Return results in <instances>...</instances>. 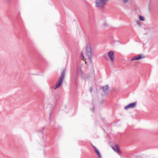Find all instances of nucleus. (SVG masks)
I'll use <instances>...</instances> for the list:
<instances>
[{"mask_svg": "<svg viewBox=\"0 0 158 158\" xmlns=\"http://www.w3.org/2000/svg\"><path fill=\"white\" fill-rule=\"evenodd\" d=\"M92 91H93V88H92L90 87V92L91 93H92Z\"/></svg>", "mask_w": 158, "mask_h": 158, "instance_id": "16", "label": "nucleus"}, {"mask_svg": "<svg viewBox=\"0 0 158 158\" xmlns=\"http://www.w3.org/2000/svg\"><path fill=\"white\" fill-rule=\"evenodd\" d=\"M136 24L139 26H141V24L140 23V22L139 21H137L136 22Z\"/></svg>", "mask_w": 158, "mask_h": 158, "instance_id": "13", "label": "nucleus"}, {"mask_svg": "<svg viewBox=\"0 0 158 158\" xmlns=\"http://www.w3.org/2000/svg\"><path fill=\"white\" fill-rule=\"evenodd\" d=\"M108 54V55L111 60V62L113 64L114 63V52L113 51H110L109 52Z\"/></svg>", "mask_w": 158, "mask_h": 158, "instance_id": "5", "label": "nucleus"}, {"mask_svg": "<svg viewBox=\"0 0 158 158\" xmlns=\"http://www.w3.org/2000/svg\"><path fill=\"white\" fill-rule=\"evenodd\" d=\"M104 57H105V58H106V56H104Z\"/></svg>", "mask_w": 158, "mask_h": 158, "instance_id": "19", "label": "nucleus"}, {"mask_svg": "<svg viewBox=\"0 0 158 158\" xmlns=\"http://www.w3.org/2000/svg\"><path fill=\"white\" fill-rule=\"evenodd\" d=\"M109 0H95V6L97 8L103 9Z\"/></svg>", "mask_w": 158, "mask_h": 158, "instance_id": "1", "label": "nucleus"}, {"mask_svg": "<svg viewBox=\"0 0 158 158\" xmlns=\"http://www.w3.org/2000/svg\"><path fill=\"white\" fill-rule=\"evenodd\" d=\"M77 72L78 74L82 75V71L81 70V68H79L77 69Z\"/></svg>", "mask_w": 158, "mask_h": 158, "instance_id": "10", "label": "nucleus"}, {"mask_svg": "<svg viewBox=\"0 0 158 158\" xmlns=\"http://www.w3.org/2000/svg\"><path fill=\"white\" fill-rule=\"evenodd\" d=\"M145 57V56L142 54H140L137 55L136 56H135L132 58L131 59V60H138L144 58Z\"/></svg>", "mask_w": 158, "mask_h": 158, "instance_id": "4", "label": "nucleus"}, {"mask_svg": "<svg viewBox=\"0 0 158 158\" xmlns=\"http://www.w3.org/2000/svg\"><path fill=\"white\" fill-rule=\"evenodd\" d=\"M95 151L98 155L99 158H102L100 153L97 148H95Z\"/></svg>", "mask_w": 158, "mask_h": 158, "instance_id": "9", "label": "nucleus"}, {"mask_svg": "<svg viewBox=\"0 0 158 158\" xmlns=\"http://www.w3.org/2000/svg\"><path fill=\"white\" fill-rule=\"evenodd\" d=\"M91 46L90 44H88L86 47V52L89 59L90 62L92 63V55L91 53Z\"/></svg>", "mask_w": 158, "mask_h": 158, "instance_id": "3", "label": "nucleus"}, {"mask_svg": "<svg viewBox=\"0 0 158 158\" xmlns=\"http://www.w3.org/2000/svg\"><path fill=\"white\" fill-rule=\"evenodd\" d=\"M81 58L82 59H84V57L83 56V53H82V52L81 53Z\"/></svg>", "mask_w": 158, "mask_h": 158, "instance_id": "14", "label": "nucleus"}, {"mask_svg": "<svg viewBox=\"0 0 158 158\" xmlns=\"http://www.w3.org/2000/svg\"><path fill=\"white\" fill-rule=\"evenodd\" d=\"M109 89V87L108 85H106L102 87V91L105 92L106 91Z\"/></svg>", "mask_w": 158, "mask_h": 158, "instance_id": "8", "label": "nucleus"}, {"mask_svg": "<svg viewBox=\"0 0 158 158\" xmlns=\"http://www.w3.org/2000/svg\"><path fill=\"white\" fill-rule=\"evenodd\" d=\"M111 147L113 150L115 151L118 154H119L121 152L119 150V147L118 145L116 144L115 145V147L112 146Z\"/></svg>", "mask_w": 158, "mask_h": 158, "instance_id": "7", "label": "nucleus"}, {"mask_svg": "<svg viewBox=\"0 0 158 158\" xmlns=\"http://www.w3.org/2000/svg\"><path fill=\"white\" fill-rule=\"evenodd\" d=\"M136 102L130 103L127 106H126L124 107V109L126 110H127L128 108H134L136 105Z\"/></svg>", "mask_w": 158, "mask_h": 158, "instance_id": "6", "label": "nucleus"}, {"mask_svg": "<svg viewBox=\"0 0 158 158\" xmlns=\"http://www.w3.org/2000/svg\"><path fill=\"white\" fill-rule=\"evenodd\" d=\"M139 19L140 20L142 21H144V17L143 16H141V15H139Z\"/></svg>", "mask_w": 158, "mask_h": 158, "instance_id": "11", "label": "nucleus"}, {"mask_svg": "<svg viewBox=\"0 0 158 158\" xmlns=\"http://www.w3.org/2000/svg\"><path fill=\"white\" fill-rule=\"evenodd\" d=\"M103 26H104V27H106V26H107V24L106 23H105L103 24Z\"/></svg>", "mask_w": 158, "mask_h": 158, "instance_id": "15", "label": "nucleus"}, {"mask_svg": "<svg viewBox=\"0 0 158 158\" xmlns=\"http://www.w3.org/2000/svg\"><path fill=\"white\" fill-rule=\"evenodd\" d=\"M123 2L124 3H127L129 2V0H122Z\"/></svg>", "mask_w": 158, "mask_h": 158, "instance_id": "12", "label": "nucleus"}, {"mask_svg": "<svg viewBox=\"0 0 158 158\" xmlns=\"http://www.w3.org/2000/svg\"><path fill=\"white\" fill-rule=\"evenodd\" d=\"M93 148H94V150H95V148H96L94 146H93Z\"/></svg>", "mask_w": 158, "mask_h": 158, "instance_id": "18", "label": "nucleus"}, {"mask_svg": "<svg viewBox=\"0 0 158 158\" xmlns=\"http://www.w3.org/2000/svg\"><path fill=\"white\" fill-rule=\"evenodd\" d=\"M52 114V112H50L49 113V115H50V116H51V115Z\"/></svg>", "mask_w": 158, "mask_h": 158, "instance_id": "17", "label": "nucleus"}, {"mask_svg": "<svg viewBox=\"0 0 158 158\" xmlns=\"http://www.w3.org/2000/svg\"><path fill=\"white\" fill-rule=\"evenodd\" d=\"M65 75V70L64 69L61 73V76L60 77L58 81L56 84L54 88V89H56L60 87L64 78Z\"/></svg>", "mask_w": 158, "mask_h": 158, "instance_id": "2", "label": "nucleus"}]
</instances>
